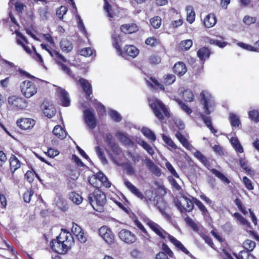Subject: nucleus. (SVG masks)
Here are the masks:
<instances>
[{
    "label": "nucleus",
    "mask_w": 259,
    "mask_h": 259,
    "mask_svg": "<svg viewBox=\"0 0 259 259\" xmlns=\"http://www.w3.org/2000/svg\"><path fill=\"white\" fill-rule=\"evenodd\" d=\"M73 243V237L71 233L65 229H62L59 236L52 240L50 246L54 252L65 254L70 249Z\"/></svg>",
    "instance_id": "nucleus-1"
},
{
    "label": "nucleus",
    "mask_w": 259,
    "mask_h": 259,
    "mask_svg": "<svg viewBox=\"0 0 259 259\" xmlns=\"http://www.w3.org/2000/svg\"><path fill=\"white\" fill-rule=\"evenodd\" d=\"M127 38L125 35L117 34L114 32L111 36L112 45L120 55L126 58H135L139 53V50L135 46L126 45L123 50L121 48V45L125 41Z\"/></svg>",
    "instance_id": "nucleus-2"
},
{
    "label": "nucleus",
    "mask_w": 259,
    "mask_h": 259,
    "mask_svg": "<svg viewBox=\"0 0 259 259\" xmlns=\"http://www.w3.org/2000/svg\"><path fill=\"white\" fill-rule=\"evenodd\" d=\"M146 224L160 239L164 240L166 238H168L169 241L176 247L178 250L182 251L190 257H192V254L180 241L173 236L170 235L158 224L150 220H148L146 222Z\"/></svg>",
    "instance_id": "nucleus-3"
},
{
    "label": "nucleus",
    "mask_w": 259,
    "mask_h": 259,
    "mask_svg": "<svg viewBox=\"0 0 259 259\" xmlns=\"http://www.w3.org/2000/svg\"><path fill=\"white\" fill-rule=\"evenodd\" d=\"M200 96L201 98L200 102L203 105L204 110V113H200V117L211 132L215 134L217 133V130L212 125L211 118L210 116H206L210 114L211 113V109L214 106L212 96L208 94L206 95L204 91L200 93Z\"/></svg>",
    "instance_id": "nucleus-4"
},
{
    "label": "nucleus",
    "mask_w": 259,
    "mask_h": 259,
    "mask_svg": "<svg viewBox=\"0 0 259 259\" xmlns=\"http://www.w3.org/2000/svg\"><path fill=\"white\" fill-rule=\"evenodd\" d=\"M88 201L93 209L99 212H103L107 204L105 193L100 189H95L88 196Z\"/></svg>",
    "instance_id": "nucleus-5"
},
{
    "label": "nucleus",
    "mask_w": 259,
    "mask_h": 259,
    "mask_svg": "<svg viewBox=\"0 0 259 259\" xmlns=\"http://www.w3.org/2000/svg\"><path fill=\"white\" fill-rule=\"evenodd\" d=\"M150 107L152 109L155 116L160 121L164 119V116L169 117L170 116L168 109L165 105L157 98L148 99Z\"/></svg>",
    "instance_id": "nucleus-6"
},
{
    "label": "nucleus",
    "mask_w": 259,
    "mask_h": 259,
    "mask_svg": "<svg viewBox=\"0 0 259 259\" xmlns=\"http://www.w3.org/2000/svg\"><path fill=\"white\" fill-rule=\"evenodd\" d=\"M27 106V101L22 97L13 95L8 98L7 108L9 111L18 112L24 110Z\"/></svg>",
    "instance_id": "nucleus-7"
},
{
    "label": "nucleus",
    "mask_w": 259,
    "mask_h": 259,
    "mask_svg": "<svg viewBox=\"0 0 259 259\" xmlns=\"http://www.w3.org/2000/svg\"><path fill=\"white\" fill-rule=\"evenodd\" d=\"M124 184L134 195L141 200L144 199V201L147 204H149L154 200V197L153 196V192L151 190H146L145 192V195H144L130 181H126L124 182Z\"/></svg>",
    "instance_id": "nucleus-8"
},
{
    "label": "nucleus",
    "mask_w": 259,
    "mask_h": 259,
    "mask_svg": "<svg viewBox=\"0 0 259 259\" xmlns=\"http://www.w3.org/2000/svg\"><path fill=\"white\" fill-rule=\"evenodd\" d=\"M191 199L186 196H182V198L184 199L186 202V207H185L186 209V212H190L193 210L194 209L193 204L195 203L201 212L202 214L204 217H208L209 215V213L203 204L197 198L193 196H191Z\"/></svg>",
    "instance_id": "nucleus-9"
},
{
    "label": "nucleus",
    "mask_w": 259,
    "mask_h": 259,
    "mask_svg": "<svg viewBox=\"0 0 259 259\" xmlns=\"http://www.w3.org/2000/svg\"><path fill=\"white\" fill-rule=\"evenodd\" d=\"M50 55L52 57H55L57 59L56 61L57 64L61 67V69L63 71L66 73L72 78L74 79L75 78V75L72 72L70 69L66 65L63 64V63L67 62V60L63 55L55 50H52L51 52H50Z\"/></svg>",
    "instance_id": "nucleus-10"
},
{
    "label": "nucleus",
    "mask_w": 259,
    "mask_h": 259,
    "mask_svg": "<svg viewBox=\"0 0 259 259\" xmlns=\"http://www.w3.org/2000/svg\"><path fill=\"white\" fill-rule=\"evenodd\" d=\"M20 90L24 97L29 98L36 94L37 88L33 82L25 80L21 83Z\"/></svg>",
    "instance_id": "nucleus-11"
},
{
    "label": "nucleus",
    "mask_w": 259,
    "mask_h": 259,
    "mask_svg": "<svg viewBox=\"0 0 259 259\" xmlns=\"http://www.w3.org/2000/svg\"><path fill=\"white\" fill-rule=\"evenodd\" d=\"M100 236L108 244H112L115 242V236L111 229L107 226H103L98 230Z\"/></svg>",
    "instance_id": "nucleus-12"
},
{
    "label": "nucleus",
    "mask_w": 259,
    "mask_h": 259,
    "mask_svg": "<svg viewBox=\"0 0 259 259\" xmlns=\"http://www.w3.org/2000/svg\"><path fill=\"white\" fill-rule=\"evenodd\" d=\"M83 119L89 128L93 130L96 127L97 119L94 110L89 109L84 110Z\"/></svg>",
    "instance_id": "nucleus-13"
},
{
    "label": "nucleus",
    "mask_w": 259,
    "mask_h": 259,
    "mask_svg": "<svg viewBox=\"0 0 259 259\" xmlns=\"http://www.w3.org/2000/svg\"><path fill=\"white\" fill-rule=\"evenodd\" d=\"M35 120L31 118H19L16 121L17 126L22 131L32 129L35 124Z\"/></svg>",
    "instance_id": "nucleus-14"
},
{
    "label": "nucleus",
    "mask_w": 259,
    "mask_h": 259,
    "mask_svg": "<svg viewBox=\"0 0 259 259\" xmlns=\"http://www.w3.org/2000/svg\"><path fill=\"white\" fill-rule=\"evenodd\" d=\"M118 236L122 241L127 244H133L137 240L136 235L126 229H122L119 232Z\"/></svg>",
    "instance_id": "nucleus-15"
},
{
    "label": "nucleus",
    "mask_w": 259,
    "mask_h": 259,
    "mask_svg": "<svg viewBox=\"0 0 259 259\" xmlns=\"http://www.w3.org/2000/svg\"><path fill=\"white\" fill-rule=\"evenodd\" d=\"M233 255L236 259H257L256 257L251 253L248 252L246 250H241L238 253H233ZM223 259H234L233 256L229 253H225Z\"/></svg>",
    "instance_id": "nucleus-16"
},
{
    "label": "nucleus",
    "mask_w": 259,
    "mask_h": 259,
    "mask_svg": "<svg viewBox=\"0 0 259 259\" xmlns=\"http://www.w3.org/2000/svg\"><path fill=\"white\" fill-rule=\"evenodd\" d=\"M162 251L159 252L155 256V259H169L168 257H175L173 251L170 249L166 243L163 242L161 245Z\"/></svg>",
    "instance_id": "nucleus-17"
},
{
    "label": "nucleus",
    "mask_w": 259,
    "mask_h": 259,
    "mask_svg": "<svg viewBox=\"0 0 259 259\" xmlns=\"http://www.w3.org/2000/svg\"><path fill=\"white\" fill-rule=\"evenodd\" d=\"M145 44L152 48L158 47V52H164L165 51L164 46L162 44L160 40L154 36H151L147 38L145 40Z\"/></svg>",
    "instance_id": "nucleus-18"
},
{
    "label": "nucleus",
    "mask_w": 259,
    "mask_h": 259,
    "mask_svg": "<svg viewBox=\"0 0 259 259\" xmlns=\"http://www.w3.org/2000/svg\"><path fill=\"white\" fill-rule=\"evenodd\" d=\"M77 83L80 85L84 93L85 98L89 99L93 93V89L91 83L87 79L80 78L77 81Z\"/></svg>",
    "instance_id": "nucleus-19"
},
{
    "label": "nucleus",
    "mask_w": 259,
    "mask_h": 259,
    "mask_svg": "<svg viewBox=\"0 0 259 259\" xmlns=\"http://www.w3.org/2000/svg\"><path fill=\"white\" fill-rule=\"evenodd\" d=\"M120 30L124 34H131L137 32L139 30V27L136 23H126L122 24Z\"/></svg>",
    "instance_id": "nucleus-20"
},
{
    "label": "nucleus",
    "mask_w": 259,
    "mask_h": 259,
    "mask_svg": "<svg viewBox=\"0 0 259 259\" xmlns=\"http://www.w3.org/2000/svg\"><path fill=\"white\" fill-rule=\"evenodd\" d=\"M10 170L13 175L15 172L21 167V162L14 155L12 154L9 158Z\"/></svg>",
    "instance_id": "nucleus-21"
},
{
    "label": "nucleus",
    "mask_w": 259,
    "mask_h": 259,
    "mask_svg": "<svg viewBox=\"0 0 259 259\" xmlns=\"http://www.w3.org/2000/svg\"><path fill=\"white\" fill-rule=\"evenodd\" d=\"M172 70L178 76L181 77L187 72V68L184 62L179 61L175 63L172 68Z\"/></svg>",
    "instance_id": "nucleus-22"
},
{
    "label": "nucleus",
    "mask_w": 259,
    "mask_h": 259,
    "mask_svg": "<svg viewBox=\"0 0 259 259\" xmlns=\"http://www.w3.org/2000/svg\"><path fill=\"white\" fill-rule=\"evenodd\" d=\"M144 162L147 167L152 174L157 177H159L161 175L160 169L154 164L151 159L147 157L145 159Z\"/></svg>",
    "instance_id": "nucleus-23"
},
{
    "label": "nucleus",
    "mask_w": 259,
    "mask_h": 259,
    "mask_svg": "<svg viewBox=\"0 0 259 259\" xmlns=\"http://www.w3.org/2000/svg\"><path fill=\"white\" fill-rule=\"evenodd\" d=\"M211 54L210 49L208 47H206L200 48L197 52L198 57L203 62L209 58Z\"/></svg>",
    "instance_id": "nucleus-24"
},
{
    "label": "nucleus",
    "mask_w": 259,
    "mask_h": 259,
    "mask_svg": "<svg viewBox=\"0 0 259 259\" xmlns=\"http://www.w3.org/2000/svg\"><path fill=\"white\" fill-rule=\"evenodd\" d=\"M59 97L61 101V104L64 107H68L70 104V100L69 97V94L67 92L61 89L59 93Z\"/></svg>",
    "instance_id": "nucleus-25"
},
{
    "label": "nucleus",
    "mask_w": 259,
    "mask_h": 259,
    "mask_svg": "<svg viewBox=\"0 0 259 259\" xmlns=\"http://www.w3.org/2000/svg\"><path fill=\"white\" fill-rule=\"evenodd\" d=\"M16 34L18 37H19L20 39H21L24 41V42H23L21 40H20V39H17V43L18 45H21L23 47L24 50L27 53L31 54V51L30 48L26 46V45L29 44V42H28V40L27 39V38H26V37L24 35H23L21 32L17 31H16Z\"/></svg>",
    "instance_id": "nucleus-26"
},
{
    "label": "nucleus",
    "mask_w": 259,
    "mask_h": 259,
    "mask_svg": "<svg viewBox=\"0 0 259 259\" xmlns=\"http://www.w3.org/2000/svg\"><path fill=\"white\" fill-rule=\"evenodd\" d=\"M95 176L96 177L97 181L99 182L100 187H103L106 188L110 187L111 184L103 173L98 172Z\"/></svg>",
    "instance_id": "nucleus-27"
},
{
    "label": "nucleus",
    "mask_w": 259,
    "mask_h": 259,
    "mask_svg": "<svg viewBox=\"0 0 259 259\" xmlns=\"http://www.w3.org/2000/svg\"><path fill=\"white\" fill-rule=\"evenodd\" d=\"M147 83L149 86L155 90H159L162 91H165V88L163 84L161 83L159 81L153 76H150Z\"/></svg>",
    "instance_id": "nucleus-28"
},
{
    "label": "nucleus",
    "mask_w": 259,
    "mask_h": 259,
    "mask_svg": "<svg viewBox=\"0 0 259 259\" xmlns=\"http://www.w3.org/2000/svg\"><path fill=\"white\" fill-rule=\"evenodd\" d=\"M217 23V18L214 14H208L204 18L203 23L205 27L209 28Z\"/></svg>",
    "instance_id": "nucleus-29"
},
{
    "label": "nucleus",
    "mask_w": 259,
    "mask_h": 259,
    "mask_svg": "<svg viewBox=\"0 0 259 259\" xmlns=\"http://www.w3.org/2000/svg\"><path fill=\"white\" fill-rule=\"evenodd\" d=\"M53 134L60 140L64 139L67 136L66 131L59 125H57L54 127Z\"/></svg>",
    "instance_id": "nucleus-30"
},
{
    "label": "nucleus",
    "mask_w": 259,
    "mask_h": 259,
    "mask_svg": "<svg viewBox=\"0 0 259 259\" xmlns=\"http://www.w3.org/2000/svg\"><path fill=\"white\" fill-rule=\"evenodd\" d=\"M175 136L179 142L185 148L188 150L191 149V145L189 143L188 140L182 135L181 132L177 131L175 134Z\"/></svg>",
    "instance_id": "nucleus-31"
},
{
    "label": "nucleus",
    "mask_w": 259,
    "mask_h": 259,
    "mask_svg": "<svg viewBox=\"0 0 259 259\" xmlns=\"http://www.w3.org/2000/svg\"><path fill=\"white\" fill-rule=\"evenodd\" d=\"M239 164L240 166L243 169V170L245 171V173L250 176H253L255 174L254 171L252 169H251L248 166V161L243 158H240L239 159Z\"/></svg>",
    "instance_id": "nucleus-32"
},
{
    "label": "nucleus",
    "mask_w": 259,
    "mask_h": 259,
    "mask_svg": "<svg viewBox=\"0 0 259 259\" xmlns=\"http://www.w3.org/2000/svg\"><path fill=\"white\" fill-rule=\"evenodd\" d=\"M256 246V243L254 241L247 239H246L242 243V247L243 249L242 250H246L248 252L251 253V252L254 250V248Z\"/></svg>",
    "instance_id": "nucleus-33"
},
{
    "label": "nucleus",
    "mask_w": 259,
    "mask_h": 259,
    "mask_svg": "<svg viewBox=\"0 0 259 259\" xmlns=\"http://www.w3.org/2000/svg\"><path fill=\"white\" fill-rule=\"evenodd\" d=\"M60 48L62 50L66 53L71 52L73 49V46L70 41L64 38L60 41Z\"/></svg>",
    "instance_id": "nucleus-34"
},
{
    "label": "nucleus",
    "mask_w": 259,
    "mask_h": 259,
    "mask_svg": "<svg viewBox=\"0 0 259 259\" xmlns=\"http://www.w3.org/2000/svg\"><path fill=\"white\" fill-rule=\"evenodd\" d=\"M219 39H215L210 38L208 39V42L210 45H214L221 48H223L227 45V42L224 40V38L222 36H219Z\"/></svg>",
    "instance_id": "nucleus-35"
},
{
    "label": "nucleus",
    "mask_w": 259,
    "mask_h": 259,
    "mask_svg": "<svg viewBox=\"0 0 259 259\" xmlns=\"http://www.w3.org/2000/svg\"><path fill=\"white\" fill-rule=\"evenodd\" d=\"M210 171L212 174H213L215 177H217L224 183L227 184H229L230 183L229 179L227 178L223 173L217 169L212 168L211 169Z\"/></svg>",
    "instance_id": "nucleus-36"
},
{
    "label": "nucleus",
    "mask_w": 259,
    "mask_h": 259,
    "mask_svg": "<svg viewBox=\"0 0 259 259\" xmlns=\"http://www.w3.org/2000/svg\"><path fill=\"white\" fill-rule=\"evenodd\" d=\"M229 120L231 125L233 127H238L241 124L239 117L233 113H230Z\"/></svg>",
    "instance_id": "nucleus-37"
},
{
    "label": "nucleus",
    "mask_w": 259,
    "mask_h": 259,
    "mask_svg": "<svg viewBox=\"0 0 259 259\" xmlns=\"http://www.w3.org/2000/svg\"><path fill=\"white\" fill-rule=\"evenodd\" d=\"M69 199L76 204H80L83 199L80 195L75 192H71L69 194Z\"/></svg>",
    "instance_id": "nucleus-38"
},
{
    "label": "nucleus",
    "mask_w": 259,
    "mask_h": 259,
    "mask_svg": "<svg viewBox=\"0 0 259 259\" xmlns=\"http://www.w3.org/2000/svg\"><path fill=\"white\" fill-rule=\"evenodd\" d=\"M142 133L146 138H147L151 142H154L156 140V136L155 134L148 128H143L142 129Z\"/></svg>",
    "instance_id": "nucleus-39"
},
{
    "label": "nucleus",
    "mask_w": 259,
    "mask_h": 259,
    "mask_svg": "<svg viewBox=\"0 0 259 259\" xmlns=\"http://www.w3.org/2000/svg\"><path fill=\"white\" fill-rule=\"evenodd\" d=\"M176 77L174 74H166L163 77V82L166 85H170L175 82Z\"/></svg>",
    "instance_id": "nucleus-40"
},
{
    "label": "nucleus",
    "mask_w": 259,
    "mask_h": 259,
    "mask_svg": "<svg viewBox=\"0 0 259 259\" xmlns=\"http://www.w3.org/2000/svg\"><path fill=\"white\" fill-rule=\"evenodd\" d=\"M242 225L244 226L246 228V230L252 236L255 240L259 242V235L254 231L252 230V228L249 222L247 220V223H244Z\"/></svg>",
    "instance_id": "nucleus-41"
},
{
    "label": "nucleus",
    "mask_w": 259,
    "mask_h": 259,
    "mask_svg": "<svg viewBox=\"0 0 259 259\" xmlns=\"http://www.w3.org/2000/svg\"><path fill=\"white\" fill-rule=\"evenodd\" d=\"M193 42L191 39H186L182 40L179 44V48L183 51L189 50L192 47Z\"/></svg>",
    "instance_id": "nucleus-42"
},
{
    "label": "nucleus",
    "mask_w": 259,
    "mask_h": 259,
    "mask_svg": "<svg viewBox=\"0 0 259 259\" xmlns=\"http://www.w3.org/2000/svg\"><path fill=\"white\" fill-rule=\"evenodd\" d=\"M161 19L159 16H156L150 20V23L154 29L159 28L161 25Z\"/></svg>",
    "instance_id": "nucleus-43"
},
{
    "label": "nucleus",
    "mask_w": 259,
    "mask_h": 259,
    "mask_svg": "<svg viewBox=\"0 0 259 259\" xmlns=\"http://www.w3.org/2000/svg\"><path fill=\"white\" fill-rule=\"evenodd\" d=\"M43 112L46 116L51 118L55 115L56 110L52 106H49L48 107H45Z\"/></svg>",
    "instance_id": "nucleus-44"
},
{
    "label": "nucleus",
    "mask_w": 259,
    "mask_h": 259,
    "mask_svg": "<svg viewBox=\"0 0 259 259\" xmlns=\"http://www.w3.org/2000/svg\"><path fill=\"white\" fill-rule=\"evenodd\" d=\"M241 182L244 185L245 187L248 191H252L254 189V186L251 181L246 176L242 177Z\"/></svg>",
    "instance_id": "nucleus-45"
},
{
    "label": "nucleus",
    "mask_w": 259,
    "mask_h": 259,
    "mask_svg": "<svg viewBox=\"0 0 259 259\" xmlns=\"http://www.w3.org/2000/svg\"><path fill=\"white\" fill-rule=\"evenodd\" d=\"M187 21L190 24L193 23L195 20V13L192 7L188 8L187 9Z\"/></svg>",
    "instance_id": "nucleus-46"
},
{
    "label": "nucleus",
    "mask_w": 259,
    "mask_h": 259,
    "mask_svg": "<svg viewBox=\"0 0 259 259\" xmlns=\"http://www.w3.org/2000/svg\"><path fill=\"white\" fill-rule=\"evenodd\" d=\"M249 118L255 123L259 122V112L257 110H252L248 112Z\"/></svg>",
    "instance_id": "nucleus-47"
},
{
    "label": "nucleus",
    "mask_w": 259,
    "mask_h": 259,
    "mask_svg": "<svg viewBox=\"0 0 259 259\" xmlns=\"http://www.w3.org/2000/svg\"><path fill=\"white\" fill-rule=\"evenodd\" d=\"M185 222L188 226L190 227L194 231L198 232L199 231V227L198 225L193 221V220L187 216L185 218Z\"/></svg>",
    "instance_id": "nucleus-48"
},
{
    "label": "nucleus",
    "mask_w": 259,
    "mask_h": 259,
    "mask_svg": "<svg viewBox=\"0 0 259 259\" xmlns=\"http://www.w3.org/2000/svg\"><path fill=\"white\" fill-rule=\"evenodd\" d=\"M17 71L20 74V75L22 76H24L25 77H27L29 78H31L33 79L34 81L38 80V81H41V80L38 79V78L31 75L29 73L27 72V71L23 70L21 68H18Z\"/></svg>",
    "instance_id": "nucleus-49"
},
{
    "label": "nucleus",
    "mask_w": 259,
    "mask_h": 259,
    "mask_svg": "<svg viewBox=\"0 0 259 259\" xmlns=\"http://www.w3.org/2000/svg\"><path fill=\"white\" fill-rule=\"evenodd\" d=\"M34 194L33 189L30 188L27 189L23 194V199L26 203H29L31 200V197Z\"/></svg>",
    "instance_id": "nucleus-50"
},
{
    "label": "nucleus",
    "mask_w": 259,
    "mask_h": 259,
    "mask_svg": "<svg viewBox=\"0 0 259 259\" xmlns=\"http://www.w3.org/2000/svg\"><path fill=\"white\" fill-rule=\"evenodd\" d=\"M134 223L137 227V228L141 230V231L143 233V235L146 236L148 238H150V235L147 231V230L144 228V226L142 224V223L138 220V219H136L134 220Z\"/></svg>",
    "instance_id": "nucleus-51"
},
{
    "label": "nucleus",
    "mask_w": 259,
    "mask_h": 259,
    "mask_svg": "<svg viewBox=\"0 0 259 259\" xmlns=\"http://www.w3.org/2000/svg\"><path fill=\"white\" fill-rule=\"evenodd\" d=\"M183 98L187 102H192L194 99V96L192 92L189 90H186L183 93Z\"/></svg>",
    "instance_id": "nucleus-52"
},
{
    "label": "nucleus",
    "mask_w": 259,
    "mask_h": 259,
    "mask_svg": "<svg viewBox=\"0 0 259 259\" xmlns=\"http://www.w3.org/2000/svg\"><path fill=\"white\" fill-rule=\"evenodd\" d=\"M35 175L37 178H39L38 176L36 174L33 169L32 170H28L25 174V178L29 183H31L34 180Z\"/></svg>",
    "instance_id": "nucleus-53"
},
{
    "label": "nucleus",
    "mask_w": 259,
    "mask_h": 259,
    "mask_svg": "<svg viewBox=\"0 0 259 259\" xmlns=\"http://www.w3.org/2000/svg\"><path fill=\"white\" fill-rule=\"evenodd\" d=\"M140 145L151 155L154 154V151L151 146L144 141H141Z\"/></svg>",
    "instance_id": "nucleus-54"
},
{
    "label": "nucleus",
    "mask_w": 259,
    "mask_h": 259,
    "mask_svg": "<svg viewBox=\"0 0 259 259\" xmlns=\"http://www.w3.org/2000/svg\"><path fill=\"white\" fill-rule=\"evenodd\" d=\"M148 61L151 64L156 65L161 62V58L158 55L153 54L149 57Z\"/></svg>",
    "instance_id": "nucleus-55"
},
{
    "label": "nucleus",
    "mask_w": 259,
    "mask_h": 259,
    "mask_svg": "<svg viewBox=\"0 0 259 259\" xmlns=\"http://www.w3.org/2000/svg\"><path fill=\"white\" fill-rule=\"evenodd\" d=\"M95 151H96V152L98 156L100 159V160L102 161V162L107 163V160L104 155V152L102 150V148H100L99 146H97L95 147Z\"/></svg>",
    "instance_id": "nucleus-56"
},
{
    "label": "nucleus",
    "mask_w": 259,
    "mask_h": 259,
    "mask_svg": "<svg viewBox=\"0 0 259 259\" xmlns=\"http://www.w3.org/2000/svg\"><path fill=\"white\" fill-rule=\"evenodd\" d=\"M234 203L240 211H241L244 214H247V212L246 211L245 207L242 204V201L239 198H236L234 200Z\"/></svg>",
    "instance_id": "nucleus-57"
},
{
    "label": "nucleus",
    "mask_w": 259,
    "mask_h": 259,
    "mask_svg": "<svg viewBox=\"0 0 259 259\" xmlns=\"http://www.w3.org/2000/svg\"><path fill=\"white\" fill-rule=\"evenodd\" d=\"M109 146L116 155H120L122 153V150L117 143L115 142Z\"/></svg>",
    "instance_id": "nucleus-58"
},
{
    "label": "nucleus",
    "mask_w": 259,
    "mask_h": 259,
    "mask_svg": "<svg viewBox=\"0 0 259 259\" xmlns=\"http://www.w3.org/2000/svg\"><path fill=\"white\" fill-rule=\"evenodd\" d=\"M123 166L128 175L132 176L135 174V170L131 163L125 162L123 164Z\"/></svg>",
    "instance_id": "nucleus-59"
},
{
    "label": "nucleus",
    "mask_w": 259,
    "mask_h": 259,
    "mask_svg": "<svg viewBox=\"0 0 259 259\" xmlns=\"http://www.w3.org/2000/svg\"><path fill=\"white\" fill-rule=\"evenodd\" d=\"M109 116L112 119L116 122H119L122 119L120 115L115 110L111 111L109 112Z\"/></svg>",
    "instance_id": "nucleus-60"
},
{
    "label": "nucleus",
    "mask_w": 259,
    "mask_h": 259,
    "mask_svg": "<svg viewBox=\"0 0 259 259\" xmlns=\"http://www.w3.org/2000/svg\"><path fill=\"white\" fill-rule=\"evenodd\" d=\"M162 139L164 142L169 147L173 149H177V146L176 145V144L174 143V142L172 141V140L168 137L163 135L162 136Z\"/></svg>",
    "instance_id": "nucleus-61"
},
{
    "label": "nucleus",
    "mask_w": 259,
    "mask_h": 259,
    "mask_svg": "<svg viewBox=\"0 0 259 259\" xmlns=\"http://www.w3.org/2000/svg\"><path fill=\"white\" fill-rule=\"evenodd\" d=\"M67 8L65 6H61L59 9L56 11V15L60 19H62L63 16L67 12Z\"/></svg>",
    "instance_id": "nucleus-62"
},
{
    "label": "nucleus",
    "mask_w": 259,
    "mask_h": 259,
    "mask_svg": "<svg viewBox=\"0 0 259 259\" xmlns=\"http://www.w3.org/2000/svg\"><path fill=\"white\" fill-rule=\"evenodd\" d=\"M165 166L172 176L176 178H179V176L177 174L176 170L169 161H167L165 163Z\"/></svg>",
    "instance_id": "nucleus-63"
},
{
    "label": "nucleus",
    "mask_w": 259,
    "mask_h": 259,
    "mask_svg": "<svg viewBox=\"0 0 259 259\" xmlns=\"http://www.w3.org/2000/svg\"><path fill=\"white\" fill-rule=\"evenodd\" d=\"M243 21L246 25H250L256 22V18L254 17L245 16L243 19Z\"/></svg>",
    "instance_id": "nucleus-64"
}]
</instances>
